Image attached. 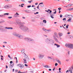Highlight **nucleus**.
<instances>
[{
	"label": "nucleus",
	"instance_id": "39448f33",
	"mask_svg": "<svg viewBox=\"0 0 73 73\" xmlns=\"http://www.w3.org/2000/svg\"><path fill=\"white\" fill-rule=\"evenodd\" d=\"M66 47L67 48H69L71 49H73V44H66L65 45Z\"/></svg>",
	"mask_w": 73,
	"mask_h": 73
},
{
	"label": "nucleus",
	"instance_id": "603ef678",
	"mask_svg": "<svg viewBox=\"0 0 73 73\" xmlns=\"http://www.w3.org/2000/svg\"><path fill=\"white\" fill-rule=\"evenodd\" d=\"M43 4V3H39V5H40L41 4Z\"/></svg>",
	"mask_w": 73,
	"mask_h": 73
},
{
	"label": "nucleus",
	"instance_id": "680f3d73",
	"mask_svg": "<svg viewBox=\"0 0 73 73\" xmlns=\"http://www.w3.org/2000/svg\"><path fill=\"white\" fill-rule=\"evenodd\" d=\"M8 57H9V58H10L11 57V56H10V55H8Z\"/></svg>",
	"mask_w": 73,
	"mask_h": 73
},
{
	"label": "nucleus",
	"instance_id": "f03ea898",
	"mask_svg": "<svg viewBox=\"0 0 73 73\" xmlns=\"http://www.w3.org/2000/svg\"><path fill=\"white\" fill-rule=\"evenodd\" d=\"M25 55V58H23V60H24L23 62L24 64H27V61H28L29 60V58L28 56V55L25 54V53H24Z\"/></svg>",
	"mask_w": 73,
	"mask_h": 73
},
{
	"label": "nucleus",
	"instance_id": "5fc2aeb1",
	"mask_svg": "<svg viewBox=\"0 0 73 73\" xmlns=\"http://www.w3.org/2000/svg\"><path fill=\"white\" fill-rule=\"evenodd\" d=\"M35 14H38V12H36V13H35Z\"/></svg>",
	"mask_w": 73,
	"mask_h": 73
},
{
	"label": "nucleus",
	"instance_id": "49530a36",
	"mask_svg": "<svg viewBox=\"0 0 73 73\" xmlns=\"http://www.w3.org/2000/svg\"><path fill=\"white\" fill-rule=\"evenodd\" d=\"M58 9L59 11H60V10H61V8H60V7L59 8H58Z\"/></svg>",
	"mask_w": 73,
	"mask_h": 73
},
{
	"label": "nucleus",
	"instance_id": "052dcab7",
	"mask_svg": "<svg viewBox=\"0 0 73 73\" xmlns=\"http://www.w3.org/2000/svg\"><path fill=\"white\" fill-rule=\"evenodd\" d=\"M6 69H7V68H8V66H7V65H6Z\"/></svg>",
	"mask_w": 73,
	"mask_h": 73
},
{
	"label": "nucleus",
	"instance_id": "4d7b16f0",
	"mask_svg": "<svg viewBox=\"0 0 73 73\" xmlns=\"http://www.w3.org/2000/svg\"><path fill=\"white\" fill-rule=\"evenodd\" d=\"M25 66H28V65L27 64H25Z\"/></svg>",
	"mask_w": 73,
	"mask_h": 73
},
{
	"label": "nucleus",
	"instance_id": "69168bd1",
	"mask_svg": "<svg viewBox=\"0 0 73 73\" xmlns=\"http://www.w3.org/2000/svg\"><path fill=\"white\" fill-rule=\"evenodd\" d=\"M55 69V68H54L53 69V70H52L53 71H54V70Z\"/></svg>",
	"mask_w": 73,
	"mask_h": 73
},
{
	"label": "nucleus",
	"instance_id": "dca6fc26",
	"mask_svg": "<svg viewBox=\"0 0 73 73\" xmlns=\"http://www.w3.org/2000/svg\"><path fill=\"white\" fill-rule=\"evenodd\" d=\"M7 6H8V8L9 9V8H12V5H7Z\"/></svg>",
	"mask_w": 73,
	"mask_h": 73
},
{
	"label": "nucleus",
	"instance_id": "f704fd0d",
	"mask_svg": "<svg viewBox=\"0 0 73 73\" xmlns=\"http://www.w3.org/2000/svg\"><path fill=\"white\" fill-rule=\"evenodd\" d=\"M50 15L51 16H54V15H53V13H50Z\"/></svg>",
	"mask_w": 73,
	"mask_h": 73
},
{
	"label": "nucleus",
	"instance_id": "79ce46f5",
	"mask_svg": "<svg viewBox=\"0 0 73 73\" xmlns=\"http://www.w3.org/2000/svg\"><path fill=\"white\" fill-rule=\"evenodd\" d=\"M8 19H12V17H8Z\"/></svg>",
	"mask_w": 73,
	"mask_h": 73
},
{
	"label": "nucleus",
	"instance_id": "b1692460",
	"mask_svg": "<svg viewBox=\"0 0 73 73\" xmlns=\"http://www.w3.org/2000/svg\"><path fill=\"white\" fill-rule=\"evenodd\" d=\"M42 29L43 31H45V32H46V31H47L46 29H45V28H42Z\"/></svg>",
	"mask_w": 73,
	"mask_h": 73
},
{
	"label": "nucleus",
	"instance_id": "c9c22d12",
	"mask_svg": "<svg viewBox=\"0 0 73 73\" xmlns=\"http://www.w3.org/2000/svg\"><path fill=\"white\" fill-rule=\"evenodd\" d=\"M9 29H13V28L9 27Z\"/></svg>",
	"mask_w": 73,
	"mask_h": 73
},
{
	"label": "nucleus",
	"instance_id": "a18cd8bd",
	"mask_svg": "<svg viewBox=\"0 0 73 73\" xmlns=\"http://www.w3.org/2000/svg\"><path fill=\"white\" fill-rule=\"evenodd\" d=\"M5 28L7 29H9V27H6Z\"/></svg>",
	"mask_w": 73,
	"mask_h": 73
},
{
	"label": "nucleus",
	"instance_id": "58836bf2",
	"mask_svg": "<svg viewBox=\"0 0 73 73\" xmlns=\"http://www.w3.org/2000/svg\"><path fill=\"white\" fill-rule=\"evenodd\" d=\"M41 7H44V5L43 4H41L40 5Z\"/></svg>",
	"mask_w": 73,
	"mask_h": 73
},
{
	"label": "nucleus",
	"instance_id": "9b49d317",
	"mask_svg": "<svg viewBox=\"0 0 73 73\" xmlns=\"http://www.w3.org/2000/svg\"><path fill=\"white\" fill-rule=\"evenodd\" d=\"M14 65L12 64H10L9 65V68H10L11 69V68L13 67Z\"/></svg>",
	"mask_w": 73,
	"mask_h": 73
},
{
	"label": "nucleus",
	"instance_id": "c03bdc74",
	"mask_svg": "<svg viewBox=\"0 0 73 73\" xmlns=\"http://www.w3.org/2000/svg\"><path fill=\"white\" fill-rule=\"evenodd\" d=\"M56 12H57V11H55V12H54L53 13V14H56Z\"/></svg>",
	"mask_w": 73,
	"mask_h": 73
},
{
	"label": "nucleus",
	"instance_id": "0eeeda50",
	"mask_svg": "<svg viewBox=\"0 0 73 73\" xmlns=\"http://www.w3.org/2000/svg\"><path fill=\"white\" fill-rule=\"evenodd\" d=\"M13 35L14 36H16V37H21V35L20 34L17 33L16 32H14L13 34Z\"/></svg>",
	"mask_w": 73,
	"mask_h": 73
},
{
	"label": "nucleus",
	"instance_id": "6e6d98bb",
	"mask_svg": "<svg viewBox=\"0 0 73 73\" xmlns=\"http://www.w3.org/2000/svg\"><path fill=\"white\" fill-rule=\"evenodd\" d=\"M48 57L49 58H50V59H52V58H51V57H50L49 56H48Z\"/></svg>",
	"mask_w": 73,
	"mask_h": 73
},
{
	"label": "nucleus",
	"instance_id": "393cba45",
	"mask_svg": "<svg viewBox=\"0 0 73 73\" xmlns=\"http://www.w3.org/2000/svg\"><path fill=\"white\" fill-rule=\"evenodd\" d=\"M72 20V18H69V19L67 20V21L68 22H70V21Z\"/></svg>",
	"mask_w": 73,
	"mask_h": 73
},
{
	"label": "nucleus",
	"instance_id": "a211bd4d",
	"mask_svg": "<svg viewBox=\"0 0 73 73\" xmlns=\"http://www.w3.org/2000/svg\"><path fill=\"white\" fill-rule=\"evenodd\" d=\"M4 8H5L6 9H9L8 5H5V7H4Z\"/></svg>",
	"mask_w": 73,
	"mask_h": 73
},
{
	"label": "nucleus",
	"instance_id": "de8ad7c7",
	"mask_svg": "<svg viewBox=\"0 0 73 73\" xmlns=\"http://www.w3.org/2000/svg\"><path fill=\"white\" fill-rule=\"evenodd\" d=\"M15 14L17 15V16H19V14H18L17 12Z\"/></svg>",
	"mask_w": 73,
	"mask_h": 73
},
{
	"label": "nucleus",
	"instance_id": "09e8293b",
	"mask_svg": "<svg viewBox=\"0 0 73 73\" xmlns=\"http://www.w3.org/2000/svg\"><path fill=\"white\" fill-rule=\"evenodd\" d=\"M50 17L52 18V19H54V17H53V16H52V15H50Z\"/></svg>",
	"mask_w": 73,
	"mask_h": 73
},
{
	"label": "nucleus",
	"instance_id": "2f4dec72",
	"mask_svg": "<svg viewBox=\"0 0 73 73\" xmlns=\"http://www.w3.org/2000/svg\"><path fill=\"white\" fill-rule=\"evenodd\" d=\"M69 26V25H67L66 26V29H68V27Z\"/></svg>",
	"mask_w": 73,
	"mask_h": 73
},
{
	"label": "nucleus",
	"instance_id": "4c0bfd02",
	"mask_svg": "<svg viewBox=\"0 0 73 73\" xmlns=\"http://www.w3.org/2000/svg\"><path fill=\"white\" fill-rule=\"evenodd\" d=\"M69 38H70V39H73V37H69Z\"/></svg>",
	"mask_w": 73,
	"mask_h": 73
},
{
	"label": "nucleus",
	"instance_id": "473e14b6",
	"mask_svg": "<svg viewBox=\"0 0 73 73\" xmlns=\"http://www.w3.org/2000/svg\"><path fill=\"white\" fill-rule=\"evenodd\" d=\"M9 13H5L4 14V15H9Z\"/></svg>",
	"mask_w": 73,
	"mask_h": 73
},
{
	"label": "nucleus",
	"instance_id": "c756f323",
	"mask_svg": "<svg viewBox=\"0 0 73 73\" xmlns=\"http://www.w3.org/2000/svg\"><path fill=\"white\" fill-rule=\"evenodd\" d=\"M43 21L44 23H46V20H43Z\"/></svg>",
	"mask_w": 73,
	"mask_h": 73
},
{
	"label": "nucleus",
	"instance_id": "7ed1b4c3",
	"mask_svg": "<svg viewBox=\"0 0 73 73\" xmlns=\"http://www.w3.org/2000/svg\"><path fill=\"white\" fill-rule=\"evenodd\" d=\"M46 42H48V44L50 43L52 45H53V44H54V41L53 40L47 38L46 40Z\"/></svg>",
	"mask_w": 73,
	"mask_h": 73
},
{
	"label": "nucleus",
	"instance_id": "ea45409f",
	"mask_svg": "<svg viewBox=\"0 0 73 73\" xmlns=\"http://www.w3.org/2000/svg\"><path fill=\"white\" fill-rule=\"evenodd\" d=\"M48 11H50V13L52 12V11L50 10V9H48Z\"/></svg>",
	"mask_w": 73,
	"mask_h": 73
},
{
	"label": "nucleus",
	"instance_id": "f8f14e48",
	"mask_svg": "<svg viewBox=\"0 0 73 73\" xmlns=\"http://www.w3.org/2000/svg\"><path fill=\"white\" fill-rule=\"evenodd\" d=\"M0 30H4V27L3 26H0Z\"/></svg>",
	"mask_w": 73,
	"mask_h": 73
},
{
	"label": "nucleus",
	"instance_id": "338daca9",
	"mask_svg": "<svg viewBox=\"0 0 73 73\" xmlns=\"http://www.w3.org/2000/svg\"><path fill=\"white\" fill-rule=\"evenodd\" d=\"M28 3H31V1H29Z\"/></svg>",
	"mask_w": 73,
	"mask_h": 73
},
{
	"label": "nucleus",
	"instance_id": "c85d7f7f",
	"mask_svg": "<svg viewBox=\"0 0 73 73\" xmlns=\"http://www.w3.org/2000/svg\"><path fill=\"white\" fill-rule=\"evenodd\" d=\"M5 22V21L3 20L1 21H0V24H1V23H4Z\"/></svg>",
	"mask_w": 73,
	"mask_h": 73
},
{
	"label": "nucleus",
	"instance_id": "7c9ffc66",
	"mask_svg": "<svg viewBox=\"0 0 73 73\" xmlns=\"http://www.w3.org/2000/svg\"><path fill=\"white\" fill-rule=\"evenodd\" d=\"M72 5H73V4H70L68 5L69 6V7H72Z\"/></svg>",
	"mask_w": 73,
	"mask_h": 73
},
{
	"label": "nucleus",
	"instance_id": "8fccbe9b",
	"mask_svg": "<svg viewBox=\"0 0 73 73\" xmlns=\"http://www.w3.org/2000/svg\"><path fill=\"white\" fill-rule=\"evenodd\" d=\"M28 8H30V7H31V5H29L27 6Z\"/></svg>",
	"mask_w": 73,
	"mask_h": 73
},
{
	"label": "nucleus",
	"instance_id": "774afa93",
	"mask_svg": "<svg viewBox=\"0 0 73 73\" xmlns=\"http://www.w3.org/2000/svg\"><path fill=\"white\" fill-rule=\"evenodd\" d=\"M32 7H35V5H32Z\"/></svg>",
	"mask_w": 73,
	"mask_h": 73
},
{
	"label": "nucleus",
	"instance_id": "9d476101",
	"mask_svg": "<svg viewBox=\"0 0 73 73\" xmlns=\"http://www.w3.org/2000/svg\"><path fill=\"white\" fill-rule=\"evenodd\" d=\"M66 11H73V8H71L68 9H66Z\"/></svg>",
	"mask_w": 73,
	"mask_h": 73
},
{
	"label": "nucleus",
	"instance_id": "412c9836",
	"mask_svg": "<svg viewBox=\"0 0 73 73\" xmlns=\"http://www.w3.org/2000/svg\"><path fill=\"white\" fill-rule=\"evenodd\" d=\"M54 35L55 36H58V35H57V33L56 32L54 33Z\"/></svg>",
	"mask_w": 73,
	"mask_h": 73
},
{
	"label": "nucleus",
	"instance_id": "1a4fd4ad",
	"mask_svg": "<svg viewBox=\"0 0 73 73\" xmlns=\"http://www.w3.org/2000/svg\"><path fill=\"white\" fill-rule=\"evenodd\" d=\"M18 65H17V66H19L20 68H24V66L23 64H18Z\"/></svg>",
	"mask_w": 73,
	"mask_h": 73
},
{
	"label": "nucleus",
	"instance_id": "e433bc0d",
	"mask_svg": "<svg viewBox=\"0 0 73 73\" xmlns=\"http://www.w3.org/2000/svg\"><path fill=\"white\" fill-rule=\"evenodd\" d=\"M47 31H48V32H51V30H47L46 31V32H47Z\"/></svg>",
	"mask_w": 73,
	"mask_h": 73
},
{
	"label": "nucleus",
	"instance_id": "2eb2a0df",
	"mask_svg": "<svg viewBox=\"0 0 73 73\" xmlns=\"http://www.w3.org/2000/svg\"><path fill=\"white\" fill-rule=\"evenodd\" d=\"M62 33H58V35L60 37H61V36H62Z\"/></svg>",
	"mask_w": 73,
	"mask_h": 73
},
{
	"label": "nucleus",
	"instance_id": "cd10ccee",
	"mask_svg": "<svg viewBox=\"0 0 73 73\" xmlns=\"http://www.w3.org/2000/svg\"><path fill=\"white\" fill-rule=\"evenodd\" d=\"M73 17V16L72 15H69V18H70Z\"/></svg>",
	"mask_w": 73,
	"mask_h": 73
},
{
	"label": "nucleus",
	"instance_id": "37998d69",
	"mask_svg": "<svg viewBox=\"0 0 73 73\" xmlns=\"http://www.w3.org/2000/svg\"><path fill=\"white\" fill-rule=\"evenodd\" d=\"M49 15H50V13H47V16H49Z\"/></svg>",
	"mask_w": 73,
	"mask_h": 73
},
{
	"label": "nucleus",
	"instance_id": "bb28decb",
	"mask_svg": "<svg viewBox=\"0 0 73 73\" xmlns=\"http://www.w3.org/2000/svg\"><path fill=\"white\" fill-rule=\"evenodd\" d=\"M45 68H50V67H49V66H47V65H46L45 66H44Z\"/></svg>",
	"mask_w": 73,
	"mask_h": 73
},
{
	"label": "nucleus",
	"instance_id": "6e6552de",
	"mask_svg": "<svg viewBox=\"0 0 73 73\" xmlns=\"http://www.w3.org/2000/svg\"><path fill=\"white\" fill-rule=\"evenodd\" d=\"M73 66L71 68H70L69 69H68V72H70V73H73L72 72V71H73Z\"/></svg>",
	"mask_w": 73,
	"mask_h": 73
},
{
	"label": "nucleus",
	"instance_id": "6ab92c4d",
	"mask_svg": "<svg viewBox=\"0 0 73 73\" xmlns=\"http://www.w3.org/2000/svg\"><path fill=\"white\" fill-rule=\"evenodd\" d=\"M21 52L22 53H24L25 52V50H24V49H23L22 50Z\"/></svg>",
	"mask_w": 73,
	"mask_h": 73
},
{
	"label": "nucleus",
	"instance_id": "5701e85b",
	"mask_svg": "<svg viewBox=\"0 0 73 73\" xmlns=\"http://www.w3.org/2000/svg\"><path fill=\"white\" fill-rule=\"evenodd\" d=\"M54 45H56V46H57V48H59V47L60 46L59 45H58V44H55Z\"/></svg>",
	"mask_w": 73,
	"mask_h": 73
},
{
	"label": "nucleus",
	"instance_id": "13d9d810",
	"mask_svg": "<svg viewBox=\"0 0 73 73\" xmlns=\"http://www.w3.org/2000/svg\"><path fill=\"white\" fill-rule=\"evenodd\" d=\"M13 63V62L12 61H11L10 62V64H12V63Z\"/></svg>",
	"mask_w": 73,
	"mask_h": 73
},
{
	"label": "nucleus",
	"instance_id": "a878e982",
	"mask_svg": "<svg viewBox=\"0 0 73 73\" xmlns=\"http://www.w3.org/2000/svg\"><path fill=\"white\" fill-rule=\"evenodd\" d=\"M5 17L4 15H0V17Z\"/></svg>",
	"mask_w": 73,
	"mask_h": 73
},
{
	"label": "nucleus",
	"instance_id": "864d4df0",
	"mask_svg": "<svg viewBox=\"0 0 73 73\" xmlns=\"http://www.w3.org/2000/svg\"><path fill=\"white\" fill-rule=\"evenodd\" d=\"M63 20H66V18H64L63 19Z\"/></svg>",
	"mask_w": 73,
	"mask_h": 73
},
{
	"label": "nucleus",
	"instance_id": "423d86ee",
	"mask_svg": "<svg viewBox=\"0 0 73 73\" xmlns=\"http://www.w3.org/2000/svg\"><path fill=\"white\" fill-rule=\"evenodd\" d=\"M45 55L42 54H39L38 55V57L39 58H44V57Z\"/></svg>",
	"mask_w": 73,
	"mask_h": 73
},
{
	"label": "nucleus",
	"instance_id": "a19ab883",
	"mask_svg": "<svg viewBox=\"0 0 73 73\" xmlns=\"http://www.w3.org/2000/svg\"><path fill=\"white\" fill-rule=\"evenodd\" d=\"M55 65L56 66H57V65H58V64H57V63H56L55 64Z\"/></svg>",
	"mask_w": 73,
	"mask_h": 73
},
{
	"label": "nucleus",
	"instance_id": "bf43d9fd",
	"mask_svg": "<svg viewBox=\"0 0 73 73\" xmlns=\"http://www.w3.org/2000/svg\"><path fill=\"white\" fill-rule=\"evenodd\" d=\"M21 0L22 1V2H25V1H24V0Z\"/></svg>",
	"mask_w": 73,
	"mask_h": 73
},
{
	"label": "nucleus",
	"instance_id": "e2e57ef3",
	"mask_svg": "<svg viewBox=\"0 0 73 73\" xmlns=\"http://www.w3.org/2000/svg\"><path fill=\"white\" fill-rule=\"evenodd\" d=\"M52 70V69H49V71H51Z\"/></svg>",
	"mask_w": 73,
	"mask_h": 73
},
{
	"label": "nucleus",
	"instance_id": "4468645a",
	"mask_svg": "<svg viewBox=\"0 0 73 73\" xmlns=\"http://www.w3.org/2000/svg\"><path fill=\"white\" fill-rule=\"evenodd\" d=\"M54 39L55 40V41H56V42H59V41H58V40H57V38H56L55 37H54Z\"/></svg>",
	"mask_w": 73,
	"mask_h": 73
},
{
	"label": "nucleus",
	"instance_id": "4be33fe9",
	"mask_svg": "<svg viewBox=\"0 0 73 73\" xmlns=\"http://www.w3.org/2000/svg\"><path fill=\"white\" fill-rule=\"evenodd\" d=\"M18 38L19 39H20V40L21 39H23V37H18Z\"/></svg>",
	"mask_w": 73,
	"mask_h": 73
},
{
	"label": "nucleus",
	"instance_id": "f257e3e1",
	"mask_svg": "<svg viewBox=\"0 0 73 73\" xmlns=\"http://www.w3.org/2000/svg\"><path fill=\"white\" fill-rule=\"evenodd\" d=\"M18 24L20 25V28L24 31V32H29L30 31V30L28 28V27L24 26V25L22 24H25V23H21V22H19Z\"/></svg>",
	"mask_w": 73,
	"mask_h": 73
},
{
	"label": "nucleus",
	"instance_id": "f3484780",
	"mask_svg": "<svg viewBox=\"0 0 73 73\" xmlns=\"http://www.w3.org/2000/svg\"><path fill=\"white\" fill-rule=\"evenodd\" d=\"M69 15H66L65 16V17L66 18H69Z\"/></svg>",
	"mask_w": 73,
	"mask_h": 73
},
{
	"label": "nucleus",
	"instance_id": "20e7f679",
	"mask_svg": "<svg viewBox=\"0 0 73 73\" xmlns=\"http://www.w3.org/2000/svg\"><path fill=\"white\" fill-rule=\"evenodd\" d=\"M24 40L26 41H27L28 42H33L34 41V40L33 39L29 38L27 37L25 38Z\"/></svg>",
	"mask_w": 73,
	"mask_h": 73
},
{
	"label": "nucleus",
	"instance_id": "0e129e2a",
	"mask_svg": "<svg viewBox=\"0 0 73 73\" xmlns=\"http://www.w3.org/2000/svg\"><path fill=\"white\" fill-rule=\"evenodd\" d=\"M38 4V3H35V5H37Z\"/></svg>",
	"mask_w": 73,
	"mask_h": 73
},
{
	"label": "nucleus",
	"instance_id": "aec40b11",
	"mask_svg": "<svg viewBox=\"0 0 73 73\" xmlns=\"http://www.w3.org/2000/svg\"><path fill=\"white\" fill-rule=\"evenodd\" d=\"M57 61V62H58V63L60 64V65H61V61L59 60H58Z\"/></svg>",
	"mask_w": 73,
	"mask_h": 73
},
{
	"label": "nucleus",
	"instance_id": "3c124183",
	"mask_svg": "<svg viewBox=\"0 0 73 73\" xmlns=\"http://www.w3.org/2000/svg\"><path fill=\"white\" fill-rule=\"evenodd\" d=\"M60 18L62 17V15H60Z\"/></svg>",
	"mask_w": 73,
	"mask_h": 73
},
{
	"label": "nucleus",
	"instance_id": "72a5a7b5",
	"mask_svg": "<svg viewBox=\"0 0 73 73\" xmlns=\"http://www.w3.org/2000/svg\"><path fill=\"white\" fill-rule=\"evenodd\" d=\"M14 17H17V16L16 14H15L14 15Z\"/></svg>",
	"mask_w": 73,
	"mask_h": 73
},
{
	"label": "nucleus",
	"instance_id": "ddd939ff",
	"mask_svg": "<svg viewBox=\"0 0 73 73\" xmlns=\"http://www.w3.org/2000/svg\"><path fill=\"white\" fill-rule=\"evenodd\" d=\"M25 12H26L27 13H31V12H31V11L28 10H25Z\"/></svg>",
	"mask_w": 73,
	"mask_h": 73
}]
</instances>
